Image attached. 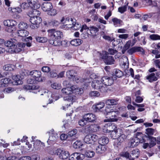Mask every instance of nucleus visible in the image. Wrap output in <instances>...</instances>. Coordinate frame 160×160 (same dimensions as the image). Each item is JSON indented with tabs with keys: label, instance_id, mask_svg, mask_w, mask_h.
Instances as JSON below:
<instances>
[{
	"label": "nucleus",
	"instance_id": "b1692460",
	"mask_svg": "<svg viewBox=\"0 0 160 160\" xmlns=\"http://www.w3.org/2000/svg\"><path fill=\"white\" fill-rule=\"evenodd\" d=\"M99 126L97 124H91L88 128L89 132H95L98 130Z\"/></svg>",
	"mask_w": 160,
	"mask_h": 160
},
{
	"label": "nucleus",
	"instance_id": "9d476101",
	"mask_svg": "<svg viewBox=\"0 0 160 160\" xmlns=\"http://www.w3.org/2000/svg\"><path fill=\"white\" fill-rule=\"evenodd\" d=\"M152 47L154 49L151 50V52L155 55V58H160V42L158 44L153 43L151 45Z\"/></svg>",
	"mask_w": 160,
	"mask_h": 160
},
{
	"label": "nucleus",
	"instance_id": "4be33fe9",
	"mask_svg": "<svg viewBox=\"0 0 160 160\" xmlns=\"http://www.w3.org/2000/svg\"><path fill=\"white\" fill-rule=\"evenodd\" d=\"M105 103L104 102H101L98 103H96L93 105L92 108L96 112H98L104 107Z\"/></svg>",
	"mask_w": 160,
	"mask_h": 160
},
{
	"label": "nucleus",
	"instance_id": "680f3d73",
	"mask_svg": "<svg viewBox=\"0 0 160 160\" xmlns=\"http://www.w3.org/2000/svg\"><path fill=\"white\" fill-rule=\"evenodd\" d=\"M112 128L113 129V130H111V137L113 139H117V137L116 135V131H115V129L114 128Z\"/></svg>",
	"mask_w": 160,
	"mask_h": 160
},
{
	"label": "nucleus",
	"instance_id": "7ed1b4c3",
	"mask_svg": "<svg viewBox=\"0 0 160 160\" xmlns=\"http://www.w3.org/2000/svg\"><path fill=\"white\" fill-rule=\"evenodd\" d=\"M40 12L37 10H33L28 13V15L30 17V21L33 25H30V27L32 29L38 28V26L42 21V19L39 16Z\"/></svg>",
	"mask_w": 160,
	"mask_h": 160
},
{
	"label": "nucleus",
	"instance_id": "f257e3e1",
	"mask_svg": "<svg viewBox=\"0 0 160 160\" xmlns=\"http://www.w3.org/2000/svg\"><path fill=\"white\" fill-rule=\"evenodd\" d=\"M113 77L105 76L102 77L100 80H94L92 82V86L101 93H106L108 90L107 86H111L113 83Z\"/></svg>",
	"mask_w": 160,
	"mask_h": 160
},
{
	"label": "nucleus",
	"instance_id": "6ab92c4d",
	"mask_svg": "<svg viewBox=\"0 0 160 160\" xmlns=\"http://www.w3.org/2000/svg\"><path fill=\"white\" fill-rule=\"evenodd\" d=\"M52 8V4L50 2H43L42 5V10L47 12Z\"/></svg>",
	"mask_w": 160,
	"mask_h": 160
},
{
	"label": "nucleus",
	"instance_id": "a211bd4d",
	"mask_svg": "<svg viewBox=\"0 0 160 160\" xmlns=\"http://www.w3.org/2000/svg\"><path fill=\"white\" fill-rule=\"evenodd\" d=\"M123 22L120 19L117 18H113L111 20V23L115 27H120L122 25Z\"/></svg>",
	"mask_w": 160,
	"mask_h": 160
},
{
	"label": "nucleus",
	"instance_id": "2f4dec72",
	"mask_svg": "<svg viewBox=\"0 0 160 160\" xmlns=\"http://www.w3.org/2000/svg\"><path fill=\"white\" fill-rule=\"evenodd\" d=\"M77 132V130L76 129H74L73 130L69 131L68 133V137L72 138V140L75 139L76 138V134Z\"/></svg>",
	"mask_w": 160,
	"mask_h": 160
},
{
	"label": "nucleus",
	"instance_id": "5701e85b",
	"mask_svg": "<svg viewBox=\"0 0 160 160\" xmlns=\"http://www.w3.org/2000/svg\"><path fill=\"white\" fill-rule=\"evenodd\" d=\"M12 82L11 80L9 78H5L2 79L0 81V87H4L7 84L11 83Z\"/></svg>",
	"mask_w": 160,
	"mask_h": 160
},
{
	"label": "nucleus",
	"instance_id": "e2e57ef3",
	"mask_svg": "<svg viewBox=\"0 0 160 160\" xmlns=\"http://www.w3.org/2000/svg\"><path fill=\"white\" fill-rule=\"evenodd\" d=\"M11 152L10 150L8 148H6L4 150L3 154L6 157L10 156V154Z\"/></svg>",
	"mask_w": 160,
	"mask_h": 160
},
{
	"label": "nucleus",
	"instance_id": "f8f14e48",
	"mask_svg": "<svg viewBox=\"0 0 160 160\" xmlns=\"http://www.w3.org/2000/svg\"><path fill=\"white\" fill-rule=\"evenodd\" d=\"M118 114V111L113 110V111L111 113L110 115H108L107 116V117H109V118L108 119H105L104 122H115L117 121L118 120V119L117 118Z\"/></svg>",
	"mask_w": 160,
	"mask_h": 160
},
{
	"label": "nucleus",
	"instance_id": "1a4fd4ad",
	"mask_svg": "<svg viewBox=\"0 0 160 160\" xmlns=\"http://www.w3.org/2000/svg\"><path fill=\"white\" fill-rule=\"evenodd\" d=\"M26 44L24 43H17L16 41L15 44L12 48V51H13L15 53H18L23 50L25 47Z\"/></svg>",
	"mask_w": 160,
	"mask_h": 160
},
{
	"label": "nucleus",
	"instance_id": "864d4df0",
	"mask_svg": "<svg viewBox=\"0 0 160 160\" xmlns=\"http://www.w3.org/2000/svg\"><path fill=\"white\" fill-rule=\"evenodd\" d=\"M51 87L54 89H58L61 88V84L58 82L53 83L51 85Z\"/></svg>",
	"mask_w": 160,
	"mask_h": 160
},
{
	"label": "nucleus",
	"instance_id": "c85d7f7f",
	"mask_svg": "<svg viewBox=\"0 0 160 160\" xmlns=\"http://www.w3.org/2000/svg\"><path fill=\"white\" fill-rule=\"evenodd\" d=\"M98 142L99 144L105 145L107 144L108 143L109 139L105 136H102L99 139Z\"/></svg>",
	"mask_w": 160,
	"mask_h": 160
},
{
	"label": "nucleus",
	"instance_id": "20e7f679",
	"mask_svg": "<svg viewBox=\"0 0 160 160\" xmlns=\"http://www.w3.org/2000/svg\"><path fill=\"white\" fill-rule=\"evenodd\" d=\"M62 92L63 94L68 95L63 98L64 100L65 101L68 102V103L66 104L65 106L62 107L63 109H65L66 108H68L69 106H71V105L74 102H75L76 100V97L71 94L72 93V86L70 88H63L62 89Z\"/></svg>",
	"mask_w": 160,
	"mask_h": 160
},
{
	"label": "nucleus",
	"instance_id": "58836bf2",
	"mask_svg": "<svg viewBox=\"0 0 160 160\" xmlns=\"http://www.w3.org/2000/svg\"><path fill=\"white\" fill-rule=\"evenodd\" d=\"M15 68V66L12 64H7L4 65L3 68L4 70L6 71H12Z\"/></svg>",
	"mask_w": 160,
	"mask_h": 160
},
{
	"label": "nucleus",
	"instance_id": "37998d69",
	"mask_svg": "<svg viewBox=\"0 0 160 160\" xmlns=\"http://www.w3.org/2000/svg\"><path fill=\"white\" fill-rule=\"evenodd\" d=\"M83 145L80 141H77L73 144V148L76 149L80 148Z\"/></svg>",
	"mask_w": 160,
	"mask_h": 160
},
{
	"label": "nucleus",
	"instance_id": "4d7b16f0",
	"mask_svg": "<svg viewBox=\"0 0 160 160\" xmlns=\"http://www.w3.org/2000/svg\"><path fill=\"white\" fill-rule=\"evenodd\" d=\"M126 5L123 6L118 8V11L121 13H123L127 10Z\"/></svg>",
	"mask_w": 160,
	"mask_h": 160
},
{
	"label": "nucleus",
	"instance_id": "69168bd1",
	"mask_svg": "<svg viewBox=\"0 0 160 160\" xmlns=\"http://www.w3.org/2000/svg\"><path fill=\"white\" fill-rule=\"evenodd\" d=\"M120 156L122 157L128 158L129 157V153L128 152H122L120 153Z\"/></svg>",
	"mask_w": 160,
	"mask_h": 160
},
{
	"label": "nucleus",
	"instance_id": "de8ad7c7",
	"mask_svg": "<svg viewBox=\"0 0 160 160\" xmlns=\"http://www.w3.org/2000/svg\"><path fill=\"white\" fill-rule=\"evenodd\" d=\"M74 71L73 70H69L66 72L67 76L69 78H72L74 77Z\"/></svg>",
	"mask_w": 160,
	"mask_h": 160
},
{
	"label": "nucleus",
	"instance_id": "3c124183",
	"mask_svg": "<svg viewBox=\"0 0 160 160\" xmlns=\"http://www.w3.org/2000/svg\"><path fill=\"white\" fill-rule=\"evenodd\" d=\"M71 21L73 22L72 23V27H73L74 29L75 30H77L79 29V28L81 27V25L79 24L78 23H77L73 21V19L72 18H71Z\"/></svg>",
	"mask_w": 160,
	"mask_h": 160
},
{
	"label": "nucleus",
	"instance_id": "7c9ffc66",
	"mask_svg": "<svg viewBox=\"0 0 160 160\" xmlns=\"http://www.w3.org/2000/svg\"><path fill=\"white\" fill-rule=\"evenodd\" d=\"M62 150L60 148H58L56 150H54L53 148H51L50 151L49 152L50 154L52 155H59L60 158V155H61Z\"/></svg>",
	"mask_w": 160,
	"mask_h": 160
},
{
	"label": "nucleus",
	"instance_id": "cd10ccee",
	"mask_svg": "<svg viewBox=\"0 0 160 160\" xmlns=\"http://www.w3.org/2000/svg\"><path fill=\"white\" fill-rule=\"evenodd\" d=\"M18 35L22 37H26L28 36L29 32L25 30L20 29L18 31Z\"/></svg>",
	"mask_w": 160,
	"mask_h": 160
},
{
	"label": "nucleus",
	"instance_id": "bb28decb",
	"mask_svg": "<svg viewBox=\"0 0 160 160\" xmlns=\"http://www.w3.org/2000/svg\"><path fill=\"white\" fill-rule=\"evenodd\" d=\"M12 79L15 81L17 85L22 84V83L21 78L19 75L13 76L12 77Z\"/></svg>",
	"mask_w": 160,
	"mask_h": 160
},
{
	"label": "nucleus",
	"instance_id": "09e8293b",
	"mask_svg": "<svg viewBox=\"0 0 160 160\" xmlns=\"http://www.w3.org/2000/svg\"><path fill=\"white\" fill-rule=\"evenodd\" d=\"M41 141L39 140H36L33 143V147L35 150H38L40 148Z\"/></svg>",
	"mask_w": 160,
	"mask_h": 160
},
{
	"label": "nucleus",
	"instance_id": "338daca9",
	"mask_svg": "<svg viewBox=\"0 0 160 160\" xmlns=\"http://www.w3.org/2000/svg\"><path fill=\"white\" fill-rule=\"evenodd\" d=\"M14 91V89L13 88L8 87L5 88L4 89V92L6 93H10Z\"/></svg>",
	"mask_w": 160,
	"mask_h": 160
},
{
	"label": "nucleus",
	"instance_id": "4468645a",
	"mask_svg": "<svg viewBox=\"0 0 160 160\" xmlns=\"http://www.w3.org/2000/svg\"><path fill=\"white\" fill-rule=\"evenodd\" d=\"M28 3L29 6L33 9V10H37L41 6L40 4L38 3V0H28Z\"/></svg>",
	"mask_w": 160,
	"mask_h": 160
},
{
	"label": "nucleus",
	"instance_id": "72a5a7b5",
	"mask_svg": "<svg viewBox=\"0 0 160 160\" xmlns=\"http://www.w3.org/2000/svg\"><path fill=\"white\" fill-rule=\"evenodd\" d=\"M9 11L11 12L14 14H17L22 12V10L21 8L17 7L15 8H8Z\"/></svg>",
	"mask_w": 160,
	"mask_h": 160
},
{
	"label": "nucleus",
	"instance_id": "f3484780",
	"mask_svg": "<svg viewBox=\"0 0 160 160\" xmlns=\"http://www.w3.org/2000/svg\"><path fill=\"white\" fill-rule=\"evenodd\" d=\"M145 1L147 5H152L153 6L158 7L160 9V0H142Z\"/></svg>",
	"mask_w": 160,
	"mask_h": 160
},
{
	"label": "nucleus",
	"instance_id": "603ef678",
	"mask_svg": "<svg viewBox=\"0 0 160 160\" xmlns=\"http://www.w3.org/2000/svg\"><path fill=\"white\" fill-rule=\"evenodd\" d=\"M126 136L123 133L121 134L118 138V140L120 142H123L126 139Z\"/></svg>",
	"mask_w": 160,
	"mask_h": 160
},
{
	"label": "nucleus",
	"instance_id": "aec40b11",
	"mask_svg": "<svg viewBox=\"0 0 160 160\" xmlns=\"http://www.w3.org/2000/svg\"><path fill=\"white\" fill-rule=\"evenodd\" d=\"M99 31L98 28L92 26L89 27V29L87 30V32L89 35L94 36L96 35V33Z\"/></svg>",
	"mask_w": 160,
	"mask_h": 160
},
{
	"label": "nucleus",
	"instance_id": "c03bdc74",
	"mask_svg": "<svg viewBox=\"0 0 160 160\" xmlns=\"http://www.w3.org/2000/svg\"><path fill=\"white\" fill-rule=\"evenodd\" d=\"M28 27L27 23L23 22H21L18 24V28L20 29L25 30Z\"/></svg>",
	"mask_w": 160,
	"mask_h": 160
},
{
	"label": "nucleus",
	"instance_id": "13d9d810",
	"mask_svg": "<svg viewBox=\"0 0 160 160\" xmlns=\"http://www.w3.org/2000/svg\"><path fill=\"white\" fill-rule=\"evenodd\" d=\"M115 131H116L117 138H118L123 133L122 131V130L120 128H117L116 126V128H115Z\"/></svg>",
	"mask_w": 160,
	"mask_h": 160
},
{
	"label": "nucleus",
	"instance_id": "8fccbe9b",
	"mask_svg": "<svg viewBox=\"0 0 160 160\" xmlns=\"http://www.w3.org/2000/svg\"><path fill=\"white\" fill-rule=\"evenodd\" d=\"M85 155L87 157L91 158L94 156L95 153L93 151L88 150L86 151Z\"/></svg>",
	"mask_w": 160,
	"mask_h": 160
},
{
	"label": "nucleus",
	"instance_id": "79ce46f5",
	"mask_svg": "<svg viewBox=\"0 0 160 160\" xmlns=\"http://www.w3.org/2000/svg\"><path fill=\"white\" fill-rule=\"evenodd\" d=\"M36 40L39 42L44 43L47 41L48 39L46 37H35Z\"/></svg>",
	"mask_w": 160,
	"mask_h": 160
},
{
	"label": "nucleus",
	"instance_id": "f03ea898",
	"mask_svg": "<svg viewBox=\"0 0 160 160\" xmlns=\"http://www.w3.org/2000/svg\"><path fill=\"white\" fill-rule=\"evenodd\" d=\"M48 35L49 38V42L50 44L54 46L62 45V39L63 37V32L54 29L48 30Z\"/></svg>",
	"mask_w": 160,
	"mask_h": 160
},
{
	"label": "nucleus",
	"instance_id": "6e6d98bb",
	"mask_svg": "<svg viewBox=\"0 0 160 160\" xmlns=\"http://www.w3.org/2000/svg\"><path fill=\"white\" fill-rule=\"evenodd\" d=\"M136 52H140L142 55L145 54V50L141 47H136Z\"/></svg>",
	"mask_w": 160,
	"mask_h": 160
},
{
	"label": "nucleus",
	"instance_id": "0eeeda50",
	"mask_svg": "<svg viewBox=\"0 0 160 160\" xmlns=\"http://www.w3.org/2000/svg\"><path fill=\"white\" fill-rule=\"evenodd\" d=\"M98 138L97 135L95 134H89L86 135L84 139V141L87 144H92L96 142Z\"/></svg>",
	"mask_w": 160,
	"mask_h": 160
},
{
	"label": "nucleus",
	"instance_id": "393cba45",
	"mask_svg": "<svg viewBox=\"0 0 160 160\" xmlns=\"http://www.w3.org/2000/svg\"><path fill=\"white\" fill-rule=\"evenodd\" d=\"M146 78L150 82L156 81L158 79V78L155 76L154 73H151L147 76L146 77Z\"/></svg>",
	"mask_w": 160,
	"mask_h": 160
},
{
	"label": "nucleus",
	"instance_id": "c756f323",
	"mask_svg": "<svg viewBox=\"0 0 160 160\" xmlns=\"http://www.w3.org/2000/svg\"><path fill=\"white\" fill-rule=\"evenodd\" d=\"M118 100L116 99H108L106 100L105 103L107 105L110 106L111 105H116L118 103Z\"/></svg>",
	"mask_w": 160,
	"mask_h": 160
},
{
	"label": "nucleus",
	"instance_id": "ea45409f",
	"mask_svg": "<svg viewBox=\"0 0 160 160\" xmlns=\"http://www.w3.org/2000/svg\"><path fill=\"white\" fill-rule=\"evenodd\" d=\"M155 132V130L151 128H148L146 129V133L148 136V137L153 135Z\"/></svg>",
	"mask_w": 160,
	"mask_h": 160
},
{
	"label": "nucleus",
	"instance_id": "a19ab883",
	"mask_svg": "<svg viewBox=\"0 0 160 160\" xmlns=\"http://www.w3.org/2000/svg\"><path fill=\"white\" fill-rule=\"evenodd\" d=\"M10 22L9 28H10V30L9 28V30H7V31L8 32H10L11 31H13V29H12L13 27H14L17 24V22L15 20H10Z\"/></svg>",
	"mask_w": 160,
	"mask_h": 160
},
{
	"label": "nucleus",
	"instance_id": "2eb2a0df",
	"mask_svg": "<svg viewBox=\"0 0 160 160\" xmlns=\"http://www.w3.org/2000/svg\"><path fill=\"white\" fill-rule=\"evenodd\" d=\"M84 156L80 153H74L69 156V160H82Z\"/></svg>",
	"mask_w": 160,
	"mask_h": 160
},
{
	"label": "nucleus",
	"instance_id": "052dcab7",
	"mask_svg": "<svg viewBox=\"0 0 160 160\" xmlns=\"http://www.w3.org/2000/svg\"><path fill=\"white\" fill-rule=\"evenodd\" d=\"M59 22L55 20H52L48 22L49 25H52L54 26H58L59 24Z\"/></svg>",
	"mask_w": 160,
	"mask_h": 160
},
{
	"label": "nucleus",
	"instance_id": "a878e982",
	"mask_svg": "<svg viewBox=\"0 0 160 160\" xmlns=\"http://www.w3.org/2000/svg\"><path fill=\"white\" fill-rule=\"evenodd\" d=\"M72 93H75L76 94H81L83 92L82 88H78L77 86L73 85L72 86Z\"/></svg>",
	"mask_w": 160,
	"mask_h": 160
},
{
	"label": "nucleus",
	"instance_id": "a18cd8bd",
	"mask_svg": "<svg viewBox=\"0 0 160 160\" xmlns=\"http://www.w3.org/2000/svg\"><path fill=\"white\" fill-rule=\"evenodd\" d=\"M114 110L113 109H112L110 106H107L105 108V112L106 114V116H107L108 115H110L111 113Z\"/></svg>",
	"mask_w": 160,
	"mask_h": 160
},
{
	"label": "nucleus",
	"instance_id": "49530a36",
	"mask_svg": "<svg viewBox=\"0 0 160 160\" xmlns=\"http://www.w3.org/2000/svg\"><path fill=\"white\" fill-rule=\"evenodd\" d=\"M149 38L153 41L160 40V36L157 34H152L149 36Z\"/></svg>",
	"mask_w": 160,
	"mask_h": 160
},
{
	"label": "nucleus",
	"instance_id": "6e6552de",
	"mask_svg": "<svg viewBox=\"0 0 160 160\" xmlns=\"http://www.w3.org/2000/svg\"><path fill=\"white\" fill-rule=\"evenodd\" d=\"M108 52H105V54L102 57L104 63L107 65H112L114 64L115 62L114 57L112 56H108Z\"/></svg>",
	"mask_w": 160,
	"mask_h": 160
},
{
	"label": "nucleus",
	"instance_id": "5fc2aeb1",
	"mask_svg": "<svg viewBox=\"0 0 160 160\" xmlns=\"http://www.w3.org/2000/svg\"><path fill=\"white\" fill-rule=\"evenodd\" d=\"M48 14L50 16H55L57 14V11L56 9L53 8L50 9L47 12Z\"/></svg>",
	"mask_w": 160,
	"mask_h": 160
},
{
	"label": "nucleus",
	"instance_id": "412c9836",
	"mask_svg": "<svg viewBox=\"0 0 160 160\" xmlns=\"http://www.w3.org/2000/svg\"><path fill=\"white\" fill-rule=\"evenodd\" d=\"M123 75V72L120 70L117 69H115L113 71V77H114V80L116 79V77L120 78L122 77Z\"/></svg>",
	"mask_w": 160,
	"mask_h": 160
},
{
	"label": "nucleus",
	"instance_id": "dca6fc26",
	"mask_svg": "<svg viewBox=\"0 0 160 160\" xmlns=\"http://www.w3.org/2000/svg\"><path fill=\"white\" fill-rule=\"evenodd\" d=\"M111 128H116V125L114 124H111V123H108L105 124L102 127L103 132H111Z\"/></svg>",
	"mask_w": 160,
	"mask_h": 160
},
{
	"label": "nucleus",
	"instance_id": "39448f33",
	"mask_svg": "<svg viewBox=\"0 0 160 160\" xmlns=\"http://www.w3.org/2000/svg\"><path fill=\"white\" fill-rule=\"evenodd\" d=\"M96 120L95 114L92 113L85 114L82 116V118L78 121L79 124L81 126H84L88 123L93 122Z\"/></svg>",
	"mask_w": 160,
	"mask_h": 160
},
{
	"label": "nucleus",
	"instance_id": "c9c22d12",
	"mask_svg": "<svg viewBox=\"0 0 160 160\" xmlns=\"http://www.w3.org/2000/svg\"><path fill=\"white\" fill-rule=\"evenodd\" d=\"M69 156V154L68 151L62 150L59 158L62 159H65Z\"/></svg>",
	"mask_w": 160,
	"mask_h": 160
},
{
	"label": "nucleus",
	"instance_id": "e433bc0d",
	"mask_svg": "<svg viewBox=\"0 0 160 160\" xmlns=\"http://www.w3.org/2000/svg\"><path fill=\"white\" fill-rule=\"evenodd\" d=\"M16 41L15 39H11V41H8L6 42H5L4 44L6 46L12 49V48H13V45L15 44Z\"/></svg>",
	"mask_w": 160,
	"mask_h": 160
},
{
	"label": "nucleus",
	"instance_id": "0e129e2a",
	"mask_svg": "<svg viewBox=\"0 0 160 160\" xmlns=\"http://www.w3.org/2000/svg\"><path fill=\"white\" fill-rule=\"evenodd\" d=\"M136 46L134 47L129 49L128 51V52L129 54L132 55L135 52H136Z\"/></svg>",
	"mask_w": 160,
	"mask_h": 160
},
{
	"label": "nucleus",
	"instance_id": "9b49d317",
	"mask_svg": "<svg viewBox=\"0 0 160 160\" xmlns=\"http://www.w3.org/2000/svg\"><path fill=\"white\" fill-rule=\"evenodd\" d=\"M48 133L49 137L47 141V142L49 144H50V143H52L56 141L58 136L57 134L55 132L53 129L51 130Z\"/></svg>",
	"mask_w": 160,
	"mask_h": 160
},
{
	"label": "nucleus",
	"instance_id": "ddd939ff",
	"mask_svg": "<svg viewBox=\"0 0 160 160\" xmlns=\"http://www.w3.org/2000/svg\"><path fill=\"white\" fill-rule=\"evenodd\" d=\"M107 149V147L104 145L99 144L95 149L96 152L98 154H104Z\"/></svg>",
	"mask_w": 160,
	"mask_h": 160
},
{
	"label": "nucleus",
	"instance_id": "423d86ee",
	"mask_svg": "<svg viewBox=\"0 0 160 160\" xmlns=\"http://www.w3.org/2000/svg\"><path fill=\"white\" fill-rule=\"evenodd\" d=\"M30 75L34 78L35 80L38 82H42L45 80V78L42 77L41 71L38 70H34L30 72Z\"/></svg>",
	"mask_w": 160,
	"mask_h": 160
},
{
	"label": "nucleus",
	"instance_id": "bf43d9fd",
	"mask_svg": "<svg viewBox=\"0 0 160 160\" xmlns=\"http://www.w3.org/2000/svg\"><path fill=\"white\" fill-rule=\"evenodd\" d=\"M89 95L91 97H99L100 95L99 92L97 91H92L89 93Z\"/></svg>",
	"mask_w": 160,
	"mask_h": 160
},
{
	"label": "nucleus",
	"instance_id": "f704fd0d",
	"mask_svg": "<svg viewBox=\"0 0 160 160\" xmlns=\"http://www.w3.org/2000/svg\"><path fill=\"white\" fill-rule=\"evenodd\" d=\"M138 138L137 137H135L133 138H132L131 140V147H134L137 146L138 144Z\"/></svg>",
	"mask_w": 160,
	"mask_h": 160
},
{
	"label": "nucleus",
	"instance_id": "4c0bfd02",
	"mask_svg": "<svg viewBox=\"0 0 160 160\" xmlns=\"http://www.w3.org/2000/svg\"><path fill=\"white\" fill-rule=\"evenodd\" d=\"M148 138L150 141L149 148H151L152 147H153L156 145V140L155 138L152 136H149V137Z\"/></svg>",
	"mask_w": 160,
	"mask_h": 160
},
{
	"label": "nucleus",
	"instance_id": "473e14b6",
	"mask_svg": "<svg viewBox=\"0 0 160 160\" xmlns=\"http://www.w3.org/2000/svg\"><path fill=\"white\" fill-rule=\"evenodd\" d=\"M82 42V40L80 39H75L72 40L71 42V44L74 46H77L80 45Z\"/></svg>",
	"mask_w": 160,
	"mask_h": 160
},
{
	"label": "nucleus",
	"instance_id": "774afa93",
	"mask_svg": "<svg viewBox=\"0 0 160 160\" xmlns=\"http://www.w3.org/2000/svg\"><path fill=\"white\" fill-rule=\"evenodd\" d=\"M131 40L128 41L124 46V49L126 50L128 49L131 46Z\"/></svg>",
	"mask_w": 160,
	"mask_h": 160
}]
</instances>
